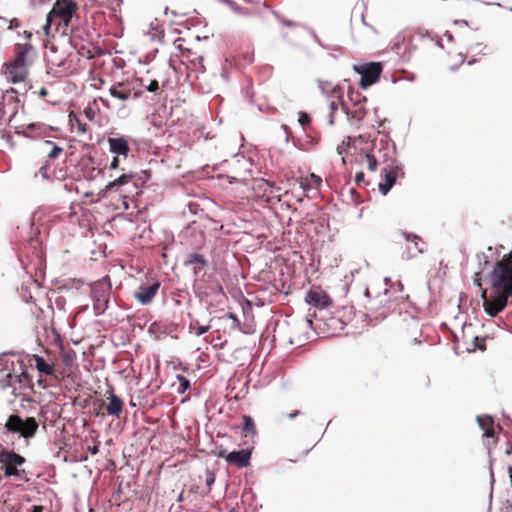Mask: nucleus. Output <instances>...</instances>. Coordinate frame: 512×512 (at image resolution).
<instances>
[{"label":"nucleus","instance_id":"nucleus-1","mask_svg":"<svg viewBox=\"0 0 512 512\" xmlns=\"http://www.w3.org/2000/svg\"><path fill=\"white\" fill-rule=\"evenodd\" d=\"M77 9L76 2L72 0H57L47 14L46 23L43 26L45 34L51 35L54 31L65 35Z\"/></svg>","mask_w":512,"mask_h":512},{"label":"nucleus","instance_id":"nucleus-2","mask_svg":"<svg viewBox=\"0 0 512 512\" xmlns=\"http://www.w3.org/2000/svg\"><path fill=\"white\" fill-rule=\"evenodd\" d=\"M406 41H408L407 47L409 48V52L417 48L416 42L418 41L427 45L433 44L440 48L443 47L441 39L436 34L429 31H424L422 29H418L413 33L407 31H402L398 33L391 41V50L395 51L397 54H400L401 48L403 45L406 44Z\"/></svg>","mask_w":512,"mask_h":512},{"label":"nucleus","instance_id":"nucleus-3","mask_svg":"<svg viewBox=\"0 0 512 512\" xmlns=\"http://www.w3.org/2000/svg\"><path fill=\"white\" fill-rule=\"evenodd\" d=\"M112 296V284L109 276L90 284V298L95 316L103 315L109 308Z\"/></svg>","mask_w":512,"mask_h":512},{"label":"nucleus","instance_id":"nucleus-4","mask_svg":"<svg viewBox=\"0 0 512 512\" xmlns=\"http://www.w3.org/2000/svg\"><path fill=\"white\" fill-rule=\"evenodd\" d=\"M490 278L492 287L499 293L512 296V250L508 259L496 262Z\"/></svg>","mask_w":512,"mask_h":512},{"label":"nucleus","instance_id":"nucleus-5","mask_svg":"<svg viewBox=\"0 0 512 512\" xmlns=\"http://www.w3.org/2000/svg\"><path fill=\"white\" fill-rule=\"evenodd\" d=\"M0 463L3 465L4 477H15L23 482L30 480L27 471L21 468L26 463L24 456L2 448L0 450Z\"/></svg>","mask_w":512,"mask_h":512},{"label":"nucleus","instance_id":"nucleus-6","mask_svg":"<svg viewBox=\"0 0 512 512\" xmlns=\"http://www.w3.org/2000/svg\"><path fill=\"white\" fill-rule=\"evenodd\" d=\"M21 372L17 373L11 369L6 363L5 367L0 370V387L2 389L11 388V395L17 397L21 394V390L28 386L29 376L20 367Z\"/></svg>","mask_w":512,"mask_h":512},{"label":"nucleus","instance_id":"nucleus-7","mask_svg":"<svg viewBox=\"0 0 512 512\" xmlns=\"http://www.w3.org/2000/svg\"><path fill=\"white\" fill-rule=\"evenodd\" d=\"M33 49L29 43L17 44L15 51L16 55L12 63L7 65V77L13 82L18 83L24 80L26 75L25 65L26 56Z\"/></svg>","mask_w":512,"mask_h":512},{"label":"nucleus","instance_id":"nucleus-8","mask_svg":"<svg viewBox=\"0 0 512 512\" xmlns=\"http://www.w3.org/2000/svg\"><path fill=\"white\" fill-rule=\"evenodd\" d=\"M5 426L8 431L28 439L34 437L39 424L33 417L22 419L20 416L13 414L9 416Z\"/></svg>","mask_w":512,"mask_h":512},{"label":"nucleus","instance_id":"nucleus-9","mask_svg":"<svg viewBox=\"0 0 512 512\" xmlns=\"http://www.w3.org/2000/svg\"><path fill=\"white\" fill-rule=\"evenodd\" d=\"M135 179V175L132 173L122 174L115 180L109 182L103 192L104 195H110L112 193H119L124 199L127 198L128 193H132L138 188Z\"/></svg>","mask_w":512,"mask_h":512},{"label":"nucleus","instance_id":"nucleus-10","mask_svg":"<svg viewBox=\"0 0 512 512\" xmlns=\"http://www.w3.org/2000/svg\"><path fill=\"white\" fill-rule=\"evenodd\" d=\"M354 69L361 76L360 86L366 89L379 80L382 73V64L380 62H370L356 65Z\"/></svg>","mask_w":512,"mask_h":512},{"label":"nucleus","instance_id":"nucleus-11","mask_svg":"<svg viewBox=\"0 0 512 512\" xmlns=\"http://www.w3.org/2000/svg\"><path fill=\"white\" fill-rule=\"evenodd\" d=\"M400 235L406 242L403 258L409 260L425 252L426 243L420 236L407 231H401Z\"/></svg>","mask_w":512,"mask_h":512},{"label":"nucleus","instance_id":"nucleus-12","mask_svg":"<svg viewBox=\"0 0 512 512\" xmlns=\"http://www.w3.org/2000/svg\"><path fill=\"white\" fill-rule=\"evenodd\" d=\"M14 93L15 90L13 88L6 90L2 94L3 103L0 102V120H2L4 116L8 114V124L12 122L13 118L17 114L18 109V104L15 101Z\"/></svg>","mask_w":512,"mask_h":512},{"label":"nucleus","instance_id":"nucleus-13","mask_svg":"<svg viewBox=\"0 0 512 512\" xmlns=\"http://www.w3.org/2000/svg\"><path fill=\"white\" fill-rule=\"evenodd\" d=\"M160 286L161 283L158 280H153L149 285L142 284L134 293V298L142 305H148L152 302Z\"/></svg>","mask_w":512,"mask_h":512},{"label":"nucleus","instance_id":"nucleus-14","mask_svg":"<svg viewBox=\"0 0 512 512\" xmlns=\"http://www.w3.org/2000/svg\"><path fill=\"white\" fill-rule=\"evenodd\" d=\"M109 150L111 153L116 154L117 156H123L125 158L128 157L130 152V147L128 143V139L124 136L120 137H109L108 138Z\"/></svg>","mask_w":512,"mask_h":512},{"label":"nucleus","instance_id":"nucleus-15","mask_svg":"<svg viewBox=\"0 0 512 512\" xmlns=\"http://www.w3.org/2000/svg\"><path fill=\"white\" fill-rule=\"evenodd\" d=\"M305 300L307 304L319 309H325L331 305L329 296L323 291L310 290Z\"/></svg>","mask_w":512,"mask_h":512},{"label":"nucleus","instance_id":"nucleus-16","mask_svg":"<svg viewBox=\"0 0 512 512\" xmlns=\"http://www.w3.org/2000/svg\"><path fill=\"white\" fill-rule=\"evenodd\" d=\"M251 451L247 449L231 451L226 456V461L238 468L247 467L250 463Z\"/></svg>","mask_w":512,"mask_h":512},{"label":"nucleus","instance_id":"nucleus-17","mask_svg":"<svg viewBox=\"0 0 512 512\" xmlns=\"http://www.w3.org/2000/svg\"><path fill=\"white\" fill-rule=\"evenodd\" d=\"M508 297L509 296H506L505 294H501L500 297L494 300L486 301L484 303L485 312L489 316L495 317L499 312L504 310V308L506 307Z\"/></svg>","mask_w":512,"mask_h":512},{"label":"nucleus","instance_id":"nucleus-18","mask_svg":"<svg viewBox=\"0 0 512 512\" xmlns=\"http://www.w3.org/2000/svg\"><path fill=\"white\" fill-rule=\"evenodd\" d=\"M184 266H193V273L198 276L201 273V269L208 265V261L203 255L199 253H191L184 260Z\"/></svg>","mask_w":512,"mask_h":512},{"label":"nucleus","instance_id":"nucleus-19","mask_svg":"<svg viewBox=\"0 0 512 512\" xmlns=\"http://www.w3.org/2000/svg\"><path fill=\"white\" fill-rule=\"evenodd\" d=\"M109 403L106 405L108 415L119 418L123 410V400L115 393L108 396Z\"/></svg>","mask_w":512,"mask_h":512},{"label":"nucleus","instance_id":"nucleus-20","mask_svg":"<svg viewBox=\"0 0 512 512\" xmlns=\"http://www.w3.org/2000/svg\"><path fill=\"white\" fill-rule=\"evenodd\" d=\"M382 172L384 173L385 182L379 183V191L383 195H386L391 190V188L394 186V184L396 182L397 172L395 169H387V168H384L382 170Z\"/></svg>","mask_w":512,"mask_h":512},{"label":"nucleus","instance_id":"nucleus-21","mask_svg":"<svg viewBox=\"0 0 512 512\" xmlns=\"http://www.w3.org/2000/svg\"><path fill=\"white\" fill-rule=\"evenodd\" d=\"M477 422L479 427L484 431V437L493 438L495 436V431L493 429L494 421L490 415L477 416Z\"/></svg>","mask_w":512,"mask_h":512},{"label":"nucleus","instance_id":"nucleus-22","mask_svg":"<svg viewBox=\"0 0 512 512\" xmlns=\"http://www.w3.org/2000/svg\"><path fill=\"white\" fill-rule=\"evenodd\" d=\"M341 109L351 124L360 123L366 114L365 109L362 107L350 110L345 104H341Z\"/></svg>","mask_w":512,"mask_h":512},{"label":"nucleus","instance_id":"nucleus-23","mask_svg":"<svg viewBox=\"0 0 512 512\" xmlns=\"http://www.w3.org/2000/svg\"><path fill=\"white\" fill-rule=\"evenodd\" d=\"M188 317L190 318L188 326L189 333H193L195 336H201L210 330V322L212 319H210L206 325H201L199 320L193 318L191 314H188Z\"/></svg>","mask_w":512,"mask_h":512},{"label":"nucleus","instance_id":"nucleus-24","mask_svg":"<svg viewBox=\"0 0 512 512\" xmlns=\"http://www.w3.org/2000/svg\"><path fill=\"white\" fill-rule=\"evenodd\" d=\"M15 128L16 134L23 135L25 137H36L37 135L46 130V127L40 123H30L26 126L25 130H19L18 127Z\"/></svg>","mask_w":512,"mask_h":512},{"label":"nucleus","instance_id":"nucleus-25","mask_svg":"<svg viewBox=\"0 0 512 512\" xmlns=\"http://www.w3.org/2000/svg\"><path fill=\"white\" fill-rule=\"evenodd\" d=\"M188 69V77L197 79L199 74H203L205 72L203 57L201 55H197L194 59L191 60V66H189Z\"/></svg>","mask_w":512,"mask_h":512},{"label":"nucleus","instance_id":"nucleus-26","mask_svg":"<svg viewBox=\"0 0 512 512\" xmlns=\"http://www.w3.org/2000/svg\"><path fill=\"white\" fill-rule=\"evenodd\" d=\"M322 179L315 175L310 174L308 177L302 179L300 186L304 192L310 191L312 189L318 190L321 186Z\"/></svg>","mask_w":512,"mask_h":512},{"label":"nucleus","instance_id":"nucleus-27","mask_svg":"<svg viewBox=\"0 0 512 512\" xmlns=\"http://www.w3.org/2000/svg\"><path fill=\"white\" fill-rule=\"evenodd\" d=\"M124 87L125 84L122 82L113 85L109 90L111 96L122 101L128 100L131 96V92L129 90H123Z\"/></svg>","mask_w":512,"mask_h":512},{"label":"nucleus","instance_id":"nucleus-28","mask_svg":"<svg viewBox=\"0 0 512 512\" xmlns=\"http://www.w3.org/2000/svg\"><path fill=\"white\" fill-rule=\"evenodd\" d=\"M35 363L36 368L40 373L46 374V375H52L54 372L53 365L46 362V360L38 355H35Z\"/></svg>","mask_w":512,"mask_h":512},{"label":"nucleus","instance_id":"nucleus-29","mask_svg":"<svg viewBox=\"0 0 512 512\" xmlns=\"http://www.w3.org/2000/svg\"><path fill=\"white\" fill-rule=\"evenodd\" d=\"M333 94L338 99L337 101L332 100L330 102V112L335 113L339 108H341V104H344L341 100L343 95V89L340 86H336L333 88Z\"/></svg>","mask_w":512,"mask_h":512},{"label":"nucleus","instance_id":"nucleus-30","mask_svg":"<svg viewBox=\"0 0 512 512\" xmlns=\"http://www.w3.org/2000/svg\"><path fill=\"white\" fill-rule=\"evenodd\" d=\"M242 430H243V432L246 435H248V434L254 435L256 433L255 423H254V420H253V418L251 416L243 415V427H242Z\"/></svg>","mask_w":512,"mask_h":512},{"label":"nucleus","instance_id":"nucleus-31","mask_svg":"<svg viewBox=\"0 0 512 512\" xmlns=\"http://www.w3.org/2000/svg\"><path fill=\"white\" fill-rule=\"evenodd\" d=\"M69 122L72 127L77 128L78 133L84 134L87 131V124L83 123L74 113L69 114Z\"/></svg>","mask_w":512,"mask_h":512},{"label":"nucleus","instance_id":"nucleus-32","mask_svg":"<svg viewBox=\"0 0 512 512\" xmlns=\"http://www.w3.org/2000/svg\"><path fill=\"white\" fill-rule=\"evenodd\" d=\"M78 40H84L82 31L79 28L72 26L70 28V43L74 48H78Z\"/></svg>","mask_w":512,"mask_h":512},{"label":"nucleus","instance_id":"nucleus-33","mask_svg":"<svg viewBox=\"0 0 512 512\" xmlns=\"http://www.w3.org/2000/svg\"><path fill=\"white\" fill-rule=\"evenodd\" d=\"M224 4L230 7L235 13L239 15H249L250 11L247 8L240 7L233 0H221Z\"/></svg>","mask_w":512,"mask_h":512},{"label":"nucleus","instance_id":"nucleus-34","mask_svg":"<svg viewBox=\"0 0 512 512\" xmlns=\"http://www.w3.org/2000/svg\"><path fill=\"white\" fill-rule=\"evenodd\" d=\"M176 379L179 384L177 388L178 393L182 394L190 388V381L185 376L178 374Z\"/></svg>","mask_w":512,"mask_h":512},{"label":"nucleus","instance_id":"nucleus-35","mask_svg":"<svg viewBox=\"0 0 512 512\" xmlns=\"http://www.w3.org/2000/svg\"><path fill=\"white\" fill-rule=\"evenodd\" d=\"M272 14L274 15V17L277 19V21L279 23H281L282 25L284 26H287V27H298L300 26V23L298 22H295V21H292V20H289V19H286L285 17H283L279 12L277 11H272Z\"/></svg>","mask_w":512,"mask_h":512},{"label":"nucleus","instance_id":"nucleus-36","mask_svg":"<svg viewBox=\"0 0 512 512\" xmlns=\"http://www.w3.org/2000/svg\"><path fill=\"white\" fill-rule=\"evenodd\" d=\"M44 144L52 146L51 150L48 152V155H47L49 159H55L59 156V154H61L63 152V149L60 146L56 145L52 141L47 140L44 142Z\"/></svg>","mask_w":512,"mask_h":512},{"label":"nucleus","instance_id":"nucleus-37","mask_svg":"<svg viewBox=\"0 0 512 512\" xmlns=\"http://www.w3.org/2000/svg\"><path fill=\"white\" fill-rule=\"evenodd\" d=\"M348 97L354 105H359L360 103L366 101L365 96H361L358 92H354L352 90L348 91Z\"/></svg>","mask_w":512,"mask_h":512},{"label":"nucleus","instance_id":"nucleus-38","mask_svg":"<svg viewBox=\"0 0 512 512\" xmlns=\"http://www.w3.org/2000/svg\"><path fill=\"white\" fill-rule=\"evenodd\" d=\"M309 34L310 36L312 37V39L319 45L321 46L322 48L324 49H334V50H337L338 47H334L332 45H328V44H325L321 41V39L318 37V35L316 34V32L313 30V29H309Z\"/></svg>","mask_w":512,"mask_h":512},{"label":"nucleus","instance_id":"nucleus-39","mask_svg":"<svg viewBox=\"0 0 512 512\" xmlns=\"http://www.w3.org/2000/svg\"><path fill=\"white\" fill-rule=\"evenodd\" d=\"M365 157L367 159L368 169L370 171H376L377 166H378V162H377L375 156L372 155V154L367 153L365 155Z\"/></svg>","mask_w":512,"mask_h":512},{"label":"nucleus","instance_id":"nucleus-40","mask_svg":"<svg viewBox=\"0 0 512 512\" xmlns=\"http://www.w3.org/2000/svg\"><path fill=\"white\" fill-rule=\"evenodd\" d=\"M160 87H159V83L157 80H150L148 83H147V86H146V90L148 92H152V93H158Z\"/></svg>","mask_w":512,"mask_h":512},{"label":"nucleus","instance_id":"nucleus-41","mask_svg":"<svg viewBox=\"0 0 512 512\" xmlns=\"http://www.w3.org/2000/svg\"><path fill=\"white\" fill-rule=\"evenodd\" d=\"M298 122L304 127L311 122V117L306 112H299Z\"/></svg>","mask_w":512,"mask_h":512},{"label":"nucleus","instance_id":"nucleus-42","mask_svg":"<svg viewBox=\"0 0 512 512\" xmlns=\"http://www.w3.org/2000/svg\"><path fill=\"white\" fill-rule=\"evenodd\" d=\"M215 482V475L213 472L207 470L206 472V479H205V484L208 488H210Z\"/></svg>","mask_w":512,"mask_h":512},{"label":"nucleus","instance_id":"nucleus-43","mask_svg":"<svg viewBox=\"0 0 512 512\" xmlns=\"http://www.w3.org/2000/svg\"><path fill=\"white\" fill-rule=\"evenodd\" d=\"M355 183L356 185L358 186H362V185H366L367 183L365 182V179H364V173L363 172H358L355 176Z\"/></svg>","mask_w":512,"mask_h":512},{"label":"nucleus","instance_id":"nucleus-44","mask_svg":"<svg viewBox=\"0 0 512 512\" xmlns=\"http://www.w3.org/2000/svg\"><path fill=\"white\" fill-rule=\"evenodd\" d=\"M147 81L144 78H135L133 81V88L144 87L146 89Z\"/></svg>","mask_w":512,"mask_h":512},{"label":"nucleus","instance_id":"nucleus-45","mask_svg":"<svg viewBox=\"0 0 512 512\" xmlns=\"http://www.w3.org/2000/svg\"><path fill=\"white\" fill-rule=\"evenodd\" d=\"M226 317L229 318L230 320H233V327L239 326V324H240L239 319L237 318V316L234 313L229 312V313H227Z\"/></svg>","mask_w":512,"mask_h":512},{"label":"nucleus","instance_id":"nucleus-46","mask_svg":"<svg viewBox=\"0 0 512 512\" xmlns=\"http://www.w3.org/2000/svg\"><path fill=\"white\" fill-rule=\"evenodd\" d=\"M0 136L4 138L8 143H11L12 136L6 131H0Z\"/></svg>","mask_w":512,"mask_h":512},{"label":"nucleus","instance_id":"nucleus-47","mask_svg":"<svg viewBox=\"0 0 512 512\" xmlns=\"http://www.w3.org/2000/svg\"><path fill=\"white\" fill-rule=\"evenodd\" d=\"M281 129H282V130L284 131V133H285V136H286V142H288V141H289V136H290V134H291V131H290L289 127H288L287 125L283 124V125L281 126Z\"/></svg>","mask_w":512,"mask_h":512},{"label":"nucleus","instance_id":"nucleus-48","mask_svg":"<svg viewBox=\"0 0 512 512\" xmlns=\"http://www.w3.org/2000/svg\"><path fill=\"white\" fill-rule=\"evenodd\" d=\"M20 26V22L18 19L16 18H13L11 21H10V25H9V28L10 29H13V28H17Z\"/></svg>","mask_w":512,"mask_h":512},{"label":"nucleus","instance_id":"nucleus-49","mask_svg":"<svg viewBox=\"0 0 512 512\" xmlns=\"http://www.w3.org/2000/svg\"><path fill=\"white\" fill-rule=\"evenodd\" d=\"M119 166V159L118 157H114L110 163V169H116Z\"/></svg>","mask_w":512,"mask_h":512},{"label":"nucleus","instance_id":"nucleus-50","mask_svg":"<svg viewBox=\"0 0 512 512\" xmlns=\"http://www.w3.org/2000/svg\"><path fill=\"white\" fill-rule=\"evenodd\" d=\"M477 258L480 263H481V261L484 262L485 265H487L489 263L487 256L484 253L478 254Z\"/></svg>","mask_w":512,"mask_h":512},{"label":"nucleus","instance_id":"nucleus-51","mask_svg":"<svg viewBox=\"0 0 512 512\" xmlns=\"http://www.w3.org/2000/svg\"><path fill=\"white\" fill-rule=\"evenodd\" d=\"M44 507L42 505H33L30 512H43Z\"/></svg>","mask_w":512,"mask_h":512},{"label":"nucleus","instance_id":"nucleus-52","mask_svg":"<svg viewBox=\"0 0 512 512\" xmlns=\"http://www.w3.org/2000/svg\"><path fill=\"white\" fill-rule=\"evenodd\" d=\"M299 414H300V411L299 410H295L294 412L289 413L288 417H289V419H294Z\"/></svg>","mask_w":512,"mask_h":512},{"label":"nucleus","instance_id":"nucleus-53","mask_svg":"<svg viewBox=\"0 0 512 512\" xmlns=\"http://www.w3.org/2000/svg\"><path fill=\"white\" fill-rule=\"evenodd\" d=\"M89 451L91 454L95 455L99 452V449L97 446H93V447L89 448Z\"/></svg>","mask_w":512,"mask_h":512},{"label":"nucleus","instance_id":"nucleus-54","mask_svg":"<svg viewBox=\"0 0 512 512\" xmlns=\"http://www.w3.org/2000/svg\"><path fill=\"white\" fill-rule=\"evenodd\" d=\"M329 124L330 125L334 124V113H332V112L329 113Z\"/></svg>","mask_w":512,"mask_h":512},{"label":"nucleus","instance_id":"nucleus-55","mask_svg":"<svg viewBox=\"0 0 512 512\" xmlns=\"http://www.w3.org/2000/svg\"><path fill=\"white\" fill-rule=\"evenodd\" d=\"M184 500L183 492H181L177 497V502H182Z\"/></svg>","mask_w":512,"mask_h":512},{"label":"nucleus","instance_id":"nucleus-56","mask_svg":"<svg viewBox=\"0 0 512 512\" xmlns=\"http://www.w3.org/2000/svg\"><path fill=\"white\" fill-rule=\"evenodd\" d=\"M384 282H385L386 286L391 285V279L388 277L384 278Z\"/></svg>","mask_w":512,"mask_h":512},{"label":"nucleus","instance_id":"nucleus-57","mask_svg":"<svg viewBox=\"0 0 512 512\" xmlns=\"http://www.w3.org/2000/svg\"><path fill=\"white\" fill-rule=\"evenodd\" d=\"M24 36H25V38L29 39L32 36V33L28 32V31H24Z\"/></svg>","mask_w":512,"mask_h":512},{"label":"nucleus","instance_id":"nucleus-58","mask_svg":"<svg viewBox=\"0 0 512 512\" xmlns=\"http://www.w3.org/2000/svg\"><path fill=\"white\" fill-rule=\"evenodd\" d=\"M142 94H143L142 91L135 92L134 93V98H138V97L142 96Z\"/></svg>","mask_w":512,"mask_h":512},{"label":"nucleus","instance_id":"nucleus-59","mask_svg":"<svg viewBox=\"0 0 512 512\" xmlns=\"http://www.w3.org/2000/svg\"><path fill=\"white\" fill-rule=\"evenodd\" d=\"M305 324H306L307 326H311V325H312V320H310V319H305Z\"/></svg>","mask_w":512,"mask_h":512},{"label":"nucleus","instance_id":"nucleus-60","mask_svg":"<svg viewBox=\"0 0 512 512\" xmlns=\"http://www.w3.org/2000/svg\"><path fill=\"white\" fill-rule=\"evenodd\" d=\"M221 75H222V77H223L224 79H226V80L228 79V75H227V72H226V71H223Z\"/></svg>","mask_w":512,"mask_h":512},{"label":"nucleus","instance_id":"nucleus-61","mask_svg":"<svg viewBox=\"0 0 512 512\" xmlns=\"http://www.w3.org/2000/svg\"><path fill=\"white\" fill-rule=\"evenodd\" d=\"M217 289H218V291H219L221 294H224V292H223V288H222V286H221V285H217Z\"/></svg>","mask_w":512,"mask_h":512},{"label":"nucleus","instance_id":"nucleus-62","mask_svg":"<svg viewBox=\"0 0 512 512\" xmlns=\"http://www.w3.org/2000/svg\"><path fill=\"white\" fill-rule=\"evenodd\" d=\"M490 477H491V483L493 484L494 483V474H493L492 470L490 471Z\"/></svg>","mask_w":512,"mask_h":512},{"label":"nucleus","instance_id":"nucleus-63","mask_svg":"<svg viewBox=\"0 0 512 512\" xmlns=\"http://www.w3.org/2000/svg\"><path fill=\"white\" fill-rule=\"evenodd\" d=\"M506 421H507V423H506L507 425L512 424V420L508 416L506 417Z\"/></svg>","mask_w":512,"mask_h":512},{"label":"nucleus","instance_id":"nucleus-64","mask_svg":"<svg viewBox=\"0 0 512 512\" xmlns=\"http://www.w3.org/2000/svg\"><path fill=\"white\" fill-rule=\"evenodd\" d=\"M509 473H510V478H511V481H512V466L509 468Z\"/></svg>","mask_w":512,"mask_h":512}]
</instances>
